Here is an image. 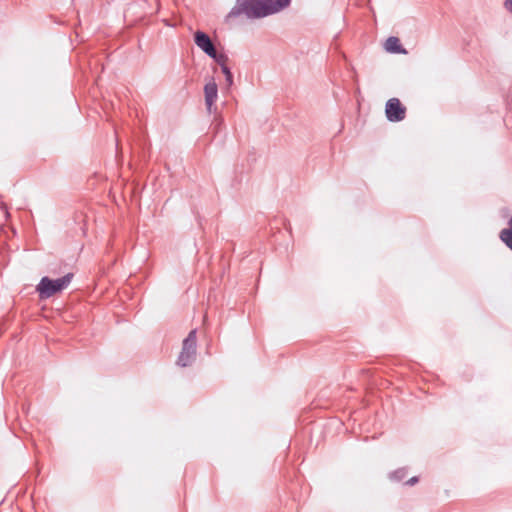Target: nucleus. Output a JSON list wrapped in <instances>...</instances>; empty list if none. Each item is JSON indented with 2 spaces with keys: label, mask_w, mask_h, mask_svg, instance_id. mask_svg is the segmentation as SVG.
<instances>
[{
  "label": "nucleus",
  "mask_w": 512,
  "mask_h": 512,
  "mask_svg": "<svg viewBox=\"0 0 512 512\" xmlns=\"http://www.w3.org/2000/svg\"><path fill=\"white\" fill-rule=\"evenodd\" d=\"M266 4L264 0H237L228 17L245 15L248 19H259L267 17Z\"/></svg>",
  "instance_id": "obj_1"
},
{
  "label": "nucleus",
  "mask_w": 512,
  "mask_h": 512,
  "mask_svg": "<svg viewBox=\"0 0 512 512\" xmlns=\"http://www.w3.org/2000/svg\"><path fill=\"white\" fill-rule=\"evenodd\" d=\"M71 279L72 274H67L55 280L43 277L37 285L36 290L39 292L41 298H49L64 290L70 284Z\"/></svg>",
  "instance_id": "obj_2"
},
{
  "label": "nucleus",
  "mask_w": 512,
  "mask_h": 512,
  "mask_svg": "<svg viewBox=\"0 0 512 512\" xmlns=\"http://www.w3.org/2000/svg\"><path fill=\"white\" fill-rule=\"evenodd\" d=\"M196 355V330L190 331L183 341L182 350L177 360V365L181 367L189 366Z\"/></svg>",
  "instance_id": "obj_3"
},
{
  "label": "nucleus",
  "mask_w": 512,
  "mask_h": 512,
  "mask_svg": "<svg viewBox=\"0 0 512 512\" xmlns=\"http://www.w3.org/2000/svg\"><path fill=\"white\" fill-rule=\"evenodd\" d=\"M385 114L390 122H399L405 118L406 108L398 98H391L386 103Z\"/></svg>",
  "instance_id": "obj_4"
},
{
  "label": "nucleus",
  "mask_w": 512,
  "mask_h": 512,
  "mask_svg": "<svg viewBox=\"0 0 512 512\" xmlns=\"http://www.w3.org/2000/svg\"><path fill=\"white\" fill-rule=\"evenodd\" d=\"M204 98L207 112L212 114L216 111L215 103L218 98V86L214 78L207 80L204 86Z\"/></svg>",
  "instance_id": "obj_5"
},
{
  "label": "nucleus",
  "mask_w": 512,
  "mask_h": 512,
  "mask_svg": "<svg viewBox=\"0 0 512 512\" xmlns=\"http://www.w3.org/2000/svg\"><path fill=\"white\" fill-rule=\"evenodd\" d=\"M194 41L197 47H199L204 53L210 57H215V47L206 33L202 31L195 32Z\"/></svg>",
  "instance_id": "obj_6"
},
{
  "label": "nucleus",
  "mask_w": 512,
  "mask_h": 512,
  "mask_svg": "<svg viewBox=\"0 0 512 512\" xmlns=\"http://www.w3.org/2000/svg\"><path fill=\"white\" fill-rule=\"evenodd\" d=\"M290 3V0H264V4H266V10H270L267 12V16L278 13L285 7H287Z\"/></svg>",
  "instance_id": "obj_7"
},
{
  "label": "nucleus",
  "mask_w": 512,
  "mask_h": 512,
  "mask_svg": "<svg viewBox=\"0 0 512 512\" xmlns=\"http://www.w3.org/2000/svg\"><path fill=\"white\" fill-rule=\"evenodd\" d=\"M385 49L390 53H406L397 37L391 36L385 42Z\"/></svg>",
  "instance_id": "obj_8"
},
{
  "label": "nucleus",
  "mask_w": 512,
  "mask_h": 512,
  "mask_svg": "<svg viewBox=\"0 0 512 512\" xmlns=\"http://www.w3.org/2000/svg\"><path fill=\"white\" fill-rule=\"evenodd\" d=\"M508 224L509 228H505L500 232V239L512 250V217L509 219Z\"/></svg>",
  "instance_id": "obj_9"
},
{
  "label": "nucleus",
  "mask_w": 512,
  "mask_h": 512,
  "mask_svg": "<svg viewBox=\"0 0 512 512\" xmlns=\"http://www.w3.org/2000/svg\"><path fill=\"white\" fill-rule=\"evenodd\" d=\"M222 72L224 73L226 77V82L228 86H231L233 84V76L230 71V69L227 67V65H222Z\"/></svg>",
  "instance_id": "obj_10"
},
{
  "label": "nucleus",
  "mask_w": 512,
  "mask_h": 512,
  "mask_svg": "<svg viewBox=\"0 0 512 512\" xmlns=\"http://www.w3.org/2000/svg\"><path fill=\"white\" fill-rule=\"evenodd\" d=\"M221 67L222 65H226L227 57L223 54L218 55L215 51V57H212Z\"/></svg>",
  "instance_id": "obj_11"
},
{
  "label": "nucleus",
  "mask_w": 512,
  "mask_h": 512,
  "mask_svg": "<svg viewBox=\"0 0 512 512\" xmlns=\"http://www.w3.org/2000/svg\"><path fill=\"white\" fill-rule=\"evenodd\" d=\"M404 476H405L404 469H399L391 474V478L396 479V480H401Z\"/></svg>",
  "instance_id": "obj_12"
},
{
  "label": "nucleus",
  "mask_w": 512,
  "mask_h": 512,
  "mask_svg": "<svg viewBox=\"0 0 512 512\" xmlns=\"http://www.w3.org/2000/svg\"><path fill=\"white\" fill-rule=\"evenodd\" d=\"M504 6L506 9L512 12V0H506Z\"/></svg>",
  "instance_id": "obj_13"
},
{
  "label": "nucleus",
  "mask_w": 512,
  "mask_h": 512,
  "mask_svg": "<svg viewBox=\"0 0 512 512\" xmlns=\"http://www.w3.org/2000/svg\"><path fill=\"white\" fill-rule=\"evenodd\" d=\"M418 482V478L417 477H412L410 478L408 481H407V484L408 485H414L415 483Z\"/></svg>",
  "instance_id": "obj_14"
}]
</instances>
